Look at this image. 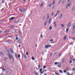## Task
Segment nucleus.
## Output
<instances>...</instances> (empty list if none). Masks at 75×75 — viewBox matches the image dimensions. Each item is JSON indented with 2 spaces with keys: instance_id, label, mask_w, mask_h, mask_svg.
Returning a JSON list of instances; mask_svg holds the SVG:
<instances>
[{
  "instance_id": "f257e3e1",
  "label": "nucleus",
  "mask_w": 75,
  "mask_h": 75,
  "mask_svg": "<svg viewBox=\"0 0 75 75\" xmlns=\"http://www.w3.org/2000/svg\"><path fill=\"white\" fill-rule=\"evenodd\" d=\"M71 3H72V2H71V1L69 2L68 5L67 4L66 5V8H68V6H69V7H70V6H71Z\"/></svg>"
},
{
  "instance_id": "f03ea898",
  "label": "nucleus",
  "mask_w": 75,
  "mask_h": 75,
  "mask_svg": "<svg viewBox=\"0 0 75 75\" xmlns=\"http://www.w3.org/2000/svg\"><path fill=\"white\" fill-rule=\"evenodd\" d=\"M8 55L9 56V58L10 59H11V58L13 57L12 55H11L10 53H8Z\"/></svg>"
},
{
  "instance_id": "7ed1b4c3",
  "label": "nucleus",
  "mask_w": 75,
  "mask_h": 75,
  "mask_svg": "<svg viewBox=\"0 0 75 75\" xmlns=\"http://www.w3.org/2000/svg\"><path fill=\"white\" fill-rule=\"evenodd\" d=\"M71 25V22H69L68 25H67V27H70Z\"/></svg>"
},
{
  "instance_id": "20e7f679",
  "label": "nucleus",
  "mask_w": 75,
  "mask_h": 75,
  "mask_svg": "<svg viewBox=\"0 0 75 75\" xmlns=\"http://www.w3.org/2000/svg\"><path fill=\"white\" fill-rule=\"evenodd\" d=\"M19 20L18 19H16L15 21H14V22L15 23H17L18 22Z\"/></svg>"
},
{
  "instance_id": "39448f33",
  "label": "nucleus",
  "mask_w": 75,
  "mask_h": 75,
  "mask_svg": "<svg viewBox=\"0 0 75 75\" xmlns=\"http://www.w3.org/2000/svg\"><path fill=\"white\" fill-rule=\"evenodd\" d=\"M15 17H12L11 18H9V21H11V20H13V19H14Z\"/></svg>"
},
{
  "instance_id": "423d86ee",
  "label": "nucleus",
  "mask_w": 75,
  "mask_h": 75,
  "mask_svg": "<svg viewBox=\"0 0 75 75\" xmlns=\"http://www.w3.org/2000/svg\"><path fill=\"white\" fill-rule=\"evenodd\" d=\"M18 43V44H21V42H20V39H19L17 41Z\"/></svg>"
},
{
  "instance_id": "0eeeda50",
  "label": "nucleus",
  "mask_w": 75,
  "mask_h": 75,
  "mask_svg": "<svg viewBox=\"0 0 75 75\" xmlns=\"http://www.w3.org/2000/svg\"><path fill=\"white\" fill-rule=\"evenodd\" d=\"M50 18V15H49V14L48 13L47 15V19H48L49 18Z\"/></svg>"
},
{
  "instance_id": "6e6552de",
  "label": "nucleus",
  "mask_w": 75,
  "mask_h": 75,
  "mask_svg": "<svg viewBox=\"0 0 75 75\" xmlns=\"http://www.w3.org/2000/svg\"><path fill=\"white\" fill-rule=\"evenodd\" d=\"M65 58H63L62 61V63H64V62H65Z\"/></svg>"
},
{
  "instance_id": "1a4fd4ad",
  "label": "nucleus",
  "mask_w": 75,
  "mask_h": 75,
  "mask_svg": "<svg viewBox=\"0 0 75 75\" xmlns=\"http://www.w3.org/2000/svg\"><path fill=\"white\" fill-rule=\"evenodd\" d=\"M53 24L54 25V27H56V26H57V24H56V22H55V21H54V22Z\"/></svg>"
},
{
  "instance_id": "9d476101",
  "label": "nucleus",
  "mask_w": 75,
  "mask_h": 75,
  "mask_svg": "<svg viewBox=\"0 0 75 75\" xmlns=\"http://www.w3.org/2000/svg\"><path fill=\"white\" fill-rule=\"evenodd\" d=\"M75 25H73V29H72V31H74V30H75Z\"/></svg>"
},
{
  "instance_id": "9b49d317",
  "label": "nucleus",
  "mask_w": 75,
  "mask_h": 75,
  "mask_svg": "<svg viewBox=\"0 0 75 75\" xmlns=\"http://www.w3.org/2000/svg\"><path fill=\"white\" fill-rule=\"evenodd\" d=\"M43 5H44V3H43V2H42L41 4L40 5V7H42Z\"/></svg>"
},
{
  "instance_id": "f8f14e48",
  "label": "nucleus",
  "mask_w": 75,
  "mask_h": 75,
  "mask_svg": "<svg viewBox=\"0 0 75 75\" xmlns=\"http://www.w3.org/2000/svg\"><path fill=\"white\" fill-rule=\"evenodd\" d=\"M62 15H63L62 14H61L60 16L59 17V19H60V18H62Z\"/></svg>"
},
{
  "instance_id": "ddd939ff",
  "label": "nucleus",
  "mask_w": 75,
  "mask_h": 75,
  "mask_svg": "<svg viewBox=\"0 0 75 75\" xmlns=\"http://www.w3.org/2000/svg\"><path fill=\"white\" fill-rule=\"evenodd\" d=\"M10 51L11 52V53H12V54H13V50H12V49H11V48H10Z\"/></svg>"
},
{
  "instance_id": "4468645a",
  "label": "nucleus",
  "mask_w": 75,
  "mask_h": 75,
  "mask_svg": "<svg viewBox=\"0 0 75 75\" xmlns=\"http://www.w3.org/2000/svg\"><path fill=\"white\" fill-rule=\"evenodd\" d=\"M60 13V11H57V12L56 14H58Z\"/></svg>"
},
{
  "instance_id": "2eb2a0df",
  "label": "nucleus",
  "mask_w": 75,
  "mask_h": 75,
  "mask_svg": "<svg viewBox=\"0 0 75 75\" xmlns=\"http://www.w3.org/2000/svg\"><path fill=\"white\" fill-rule=\"evenodd\" d=\"M61 27H63V28H64V27H65V25H64L61 24Z\"/></svg>"
},
{
  "instance_id": "dca6fc26",
  "label": "nucleus",
  "mask_w": 75,
  "mask_h": 75,
  "mask_svg": "<svg viewBox=\"0 0 75 75\" xmlns=\"http://www.w3.org/2000/svg\"><path fill=\"white\" fill-rule=\"evenodd\" d=\"M45 48L48 49V46L46 45H45Z\"/></svg>"
},
{
  "instance_id": "f3484780",
  "label": "nucleus",
  "mask_w": 75,
  "mask_h": 75,
  "mask_svg": "<svg viewBox=\"0 0 75 75\" xmlns=\"http://www.w3.org/2000/svg\"><path fill=\"white\" fill-rule=\"evenodd\" d=\"M51 18H50L49 20L48 23H50V22H51Z\"/></svg>"
},
{
  "instance_id": "a211bd4d",
  "label": "nucleus",
  "mask_w": 75,
  "mask_h": 75,
  "mask_svg": "<svg viewBox=\"0 0 75 75\" xmlns=\"http://www.w3.org/2000/svg\"><path fill=\"white\" fill-rule=\"evenodd\" d=\"M22 11H26V10H25L24 8H22Z\"/></svg>"
},
{
  "instance_id": "6ab92c4d",
  "label": "nucleus",
  "mask_w": 75,
  "mask_h": 75,
  "mask_svg": "<svg viewBox=\"0 0 75 75\" xmlns=\"http://www.w3.org/2000/svg\"><path fill=\"white\" fill-rule=\"evenodd\" d=\"M57 67H59V68H60L61 67V64H60L59 65L57 66Z\"/></svg>"
},
{
  "instance_id": "aec40b11",
  "label": "nucleus",
  "mask_w": 75,
  "mask_h": 75,
  "mask_svg": "<svg viewBox=\"0 0 75 75\" xmlns=\"http://www.w3.org/2000/svg\"><path fill=\"white\" fill-rule=\"evenodd\" d=\"M9 31L8 30H6V31H4V33H8Z\"/></svg>"
},
{
  "instance_id": "412c9836",
  "label": "nucleus",
  "mask_w": 75,
  "mask_h": 75,
  "mask_svg": "<svg viewBox=\"0 0 75 75\" xmlns=\"http://www.w3.org/2000/svg\"><path fill=\"white\" fill-rule=\"evenodd\" d=\"M19 34H20V35H22V33L20 31H19Z\"/></svg>"
},
{
  "instance_id": "4be33fe9",
  "label": "nucleus",
  "mask_w": 75,
  "mask_h": 75,
  "mask_svg": "<svg viewBox=\"0 0 75 75\" xmlns=\"http://www.w3.org/2000/svg\"><path fill=\"white\" fill-rule=\"evenodd\" d=\"M47 23V21H46L44 23V25H46V24Z\"/></svg>"
},
{
  "instance_id": "5701e85b",
  "label": "nucleus",
  "mask_w": 75,
  "mask_h": 75,
  "mask_svg": "<svg viewBox=\"0 0 75 75\" xmlns=\"http://www.w3.org/2000/svg\"><path fill=\"white\" fill-rule=\"evenodd\" d=\"M69 30V29L68 28H67L66 29V33H68V31Z\"/></svg>"
},
{
  "instance_id": "b1692460",
  "label": "nucleus",
  "mask_w": 75,
  "mask_h": 75,
  "mask_svg": "<svg viewBox=\"0 0 75 75\" xmlns=\"http://www.w3.org/2000/svg\"><path fill=\"white\" fill-rule=\"evenodd\" d=\"M52 27H51V26H50L49 27V30H52Z\"/></svg>"
},
{
  "instance_id": "393cba45",
  "label": "nucleus",
  "mask_w": 75,
  "mask_h": 75,
  "mask_svg": "<svg viewBox=\"0 0 75 75\" xmlns=\"http://www.w3.org/2000/svg\"><path fill=\"white\" fill-rule=\"evenodd\" d=\"M31 58L32 60H34V59H34V57H32Z\"/></svg>"
},
{
  "instance_id": "a878e982",
  "label": "nucleus",
  "mask_w": 75,
  "mask_h": 75,
  "mask_svg": "<svg viewBox=\"0 0 75 75\" xmlns=\"http://www.w3.org/2000/svg\"><path fill=\"white\" fill-rule=\"evenodd\" d=\"M55 1H54V2H53L52 5H54L55 4Z\"/></svg>"
},
{
  "instance_id": "bb28decb",
  "label": "nucleus",
  "mask_w": 75,
  "mask_h": 75,
  "mask_svg": "<svg viewBox=\"0 0 75 75\" xmlns=\"http://www.w3.org/2000/svg\"><path fill=\"white\" fill-rule=\"evenodd\" d=\"M42 71V69L41 68L40 69V70H39V72H41V71Z\"/></svg>"
},
{
  "instance_id": "cd10ccee",
  "label": "nucleus",
  "mask_w": 75,
  "mask_h": 75,
  "mask_svg": "<svg viewBox=\"0 0 75 75\" xmlns=\"http://www.w3.org/2000/svg\"><path fill=\"white\" fill-rule=\"evenodd\" d=\"M19 38L18 37H17L16 38V40H18Z\"/></svg>"
},
{
  "instance_id": "c85d7f7f",
  "label": "nucleus",
  "mask_w": 75,
  "mask_h": 75,
  "mask_svg": "<svg viewBox=\"0 0 75 75\" xmlns=\"http://www.w3.org/2000/svg\"><path fill=\"white\" fill-rule=\"evenodd\" d=\"M73 31V34H74V33H75V30H72Z\"/></svg>"
},
{
  "instance_id": "c756f323",
  "label": "nucleus",
  "mask_w": 75,
  "mask_h": 75,
  "mask_svg": "<svg viewBox=\"0 0 75 75\" xmlns=\"http://www.w3.org/2000/svg\"><path fill=\"white\" fill-rule=\"evenodd\" d=\"M44 71H40V73L41 74H43V73H44Z\"/></svg>"
},
{
  "instance_id": "7c9ffc66",
  "label": "nucleus",
  "mask_w": 75,
  "mask_h": 75,
  "mask_svg": "<svg viewBox=\"0 0 75 75\" xmlns=\"http://www.w3.org/2000/svg\"><path fill=\"white\" fill-rule=\"evenodd\" d=\"M67 38V36H64V40H66V39Z\"/></svg>"
},
{
  "instance_id": "2f4dec72",
  "label": "nucleus",
  "mask_w": 75,
  "mask_h": 75,
  "mask_svg": "<svg viewBox=\"0 0 75 75\" xmlns=\"http://www.w3.org/2000/svg\"><path fill=\"white\" fill-rule=\"evenodd\" d=\"M65 0H63L62 2V3H65Z\"/></svg>"
},
{
  "instance_id": "473e14b6",
  "label": "nucleus",
  "mask_w": 75,
  "mask_h": 75,
  "mask_svg": "<svg viewBox=\"0 0 75 75\" xmlns=\"http://www.w3.org/2000/svg\"><path fill=\"white\" fill-rule=\"evenodd\" d=\"M59 71L60 73H63V72L61 70H59Z\"/></svg>"
},
{
  "instance_id": "72a5a7b5",
  "label": "nucleus",
  "mask_w": 75,
  "mask_h": 75,
  "mask_svg": "<svg viewBox=\"0 0 75 75\" xmlns=\"http://www.w3.org/2000/svg\"><path fill=\"white\" fill-rule=\"evenodd\" d=\"M38 69H40V65L38 64Z\"/></svg>"
},
{
  "instance_id": "f704fd0d",
  "label": "nucleus",
  "mask_w": 75,
  "mask_h": 75,
  "mask_svg": "<svg viewBox=\"0 0 75 75\" xmlns=\"http://www.w3.org/2000/svg\"><path fill=\"white\" fill-rule=\"evenodd\" d=\"M26 54L27 55H28V51H27Z\"/></svg>"
},
{
  "instance_id": "c9c22d12",
  "label": "nucleus",
  "mask_w": 75,
  "mask_h": 75,
  "mask_svg": "<svg viewBox=\"0 0 75 75\" xmlns=\"http://www.w3.org/2000/svg\"><path fill=\"white\" fill-rule=\"evenodd\" d=\"M72 70L73 71H75V68H72Z\"/></svg>"
},
{
  "instance_id": "e433bc0d",
  "label": "nucleus",
  "mask_w": 75,
  "mask_h": 75,
  "mask_svg": "<svg viewBox=\"0 0 75 75\" xmlns=\"http://www.w3.org/2000/svg\"><path fill=\"white\" fill-rule=\"evenodd\" d=\"M19 11H20V12H21V13H22V11L21 10V8H19Z\"/></svg>"
},
{
  "instance_id": "4c0bfd02",
  "label": "nucleus",
  "mask_w": 75,
  "mask_h": 75,
  "mask_svg": "<svg viewBox=\"0 0 75 75\" xmlns=\"http://www.w3.org/2000/svg\"><path fill=\"white\" fill-rule=\"evenodd\" d=\"M15 56L16 57V58H17V54H15Z\"/></svg>"
},
{
  "instance_id": "58836bf2",
  "label": "nucleus",
  "mask_w": 75,
  "mask_h": 75,
  "mask_svg": "<svg viewBox=\"0 0 75 75\" xmlns=\"http://www.w3.org/2000/svg\"><path fill=\"white\" fill-rule=\"evenodd\" d=\"M23 55L24 56V58H26V55L24 54V55Z\"/></svg>"
},
{
  "instance_id": "ea45409f",
  "label": "nucleus",
  "mask_w": 75,
  "mask_h": 75,
  "mask_svg": "<svg viewBox=\"0 0 75 75\" xmlns=\"http://www.w3.org/2000/svg\"><path fill=\"white\" fill-rule=\"evenodd\" d=\"M43 67L44 68H46L47 67H46V66H44Z\"/></svg>"
},
{
  "instance_id": "a19ab883",
  "label": "nucleus",
  "mask_w": 75,
  "mask_h": 75,
  "mask_svg": "<svg viewBox=\"0 0 75 75\" xmlns=\"http://www.w3.org/2000/svg\"><path fill=\"white\" fill-rule=\"evenodd\" d=\"M70 64H71L72 63V60H70Z\"/></svg>"
},
{
  "instance_id": "79ce46f5",
  "label": "nucleus",
  "mask_w": 75,
  "mask_h": 75,
  "mask_svg": "<svg viewBox=\"0 0 75 75\" xmlns=\"http://www.w3.org/2000/svg\"><path fill=\"white\" fill-rule=\"evenodd\" d=\"M52 41H53V39H51L49 40V41H51V42H52Z\"/></svg>"
},
{
  "instance_id": "37998d69",
  "label": "nucleus",
  "mask_w": 75,
  "mask_h": 75,
  "mask_svg": "<svg viewBox=\"0 0 75 75\" xmlns=\"http://www.w3.org/2000/svg\"><path fill=\"white\" fill-rule=\"evenodd\" d=\"M35 73V75H38V74H37V72H35L34 73Z\"/></svg>"
},
{
  "instance_id": "c03bdc74",
  "label": "nucleus",
  "mask_w": 75,
  "mask_h": 75,
  "mask_svg": "<svg viewBox=\"0 0 75 75\" xmlns=\"http://www.w3.org/2000/svg\"><path fill=\"white\" fill-rule=\"evenodd\" d=\"M54 64H55V65H58V64H57V62H54Z\"/></svg>"
},
{
  "instance_id": "a18cd8bd",
  "label": "nucleus",
  "mask_w": 75,
  "mask_h": 75,
  "mask_svg": "<svg viewBox=\"0 0 75 75\" xmlns=\"http://www.w3.org/2000/svg\"><path fill=\"white\" fill-rule=\"evenodd\" d=\"M61 1L60 0V1H59V2H58V4H59L60 3H61Z\"/></svg>"
},
{
  "instance_id": "49530a36",
  "label": "nucleus",
  "mask_w": 75,
  "mask_h": 75,
  "mask_svg": "<svg viewBox=\"0 0 75 75\" xmlns=\"http://www.w3.org/2000/svg\"><path fill=\"white\" fill-rule=\"evenodd\" d=\"M18 58L20 57V54H19L18 55Z\"/></svg>"
},
{
  "instance_id": "de8ad7c7",
  "label": "nucleus",
  "mask_w": 75,
  "mask_h": 75,
  "mask_svg": "<svg viewBox=\"0 0 75 75\" xmlns=\"http://www.w3.org/2000/svg\"><path fill=\"white\" fill-rule=\"evenodd\" d=\"M52 53H51L50 54V57H51V56H52Z\"/></svg>"
},
{
  "instance_id": "09e8293b",
  "label": "nucleus",
  "mask_w": 75,
  "mask_h": 75,
  "mask_svg": "<svg viewBox=\"0 0 75 75\" xmlns=\"http://www.w3.org/2000/svg\"><path fill=\"white\" fill-rule=\"evenodd\" d=\"M63 71L64 73H66V72H67V71L65 70H64Z\"/></svg>"
},
{
  "instance_id": "8fccbe9b",
  "label": "nucleus",
  "mask_w": 75,
  "mask_h": 75,
  "mask_svg": "<svg viewBox=\"0 0 75 75\" xmlns=\"http://www.w3.org/2000/svg\"><path fill=\"white\" fill-rule=\"evenodd\" d=\"M14 27V26H10L9 27V28H11L12 27Z\"/></svg>"
},
{
  "instance_id": "3c124183",
  "label": "nucleus",
  "mask_w": 75,
  "mask_h": 75,
  "mask_svg": "<svg viewBox=\"0 0 75 75\" xmlns=\"http://www.w3.org/2000/svg\"><path fill=\"white\" fill-rule=\"evenodd\" d=\"M0 54H1L2 55H3V52H0Z\"/></svg>"
},
{
  "instance_id": "603ef678",
  "label": "nucleus",
  "mask_w": 75,
  "mask_h": 75,
  "mask_svg": "<svg viewBox=\"0 0 75 75\" xmlns=\"http://www.w3.org/2000/svg\"><path fill=\"white\" fill-rule=\"evenodd\" d=\"M57 15H58V14H57V13H56V14L54 16V17H57Z\"/></svg>"
},
{
  "instance_id": "864d4df0",
  "label": "nucleus",
  "mask_w": 75,
  "mask_h": 75,
  "mask_svg": "<svg viewBox=\"0 0 75 75\" xmlns=\"http://www.w3.org/2000/svg\"><path fill=\"white\" fill-rule=\"evenodd\" d=\"M48 46V47H51V45H49Z\"/></svg>"
},
{
  "instance_id": "5fc2aeb1",
  "label": "nucleus",
  "mask_w": 75,
  "mask_h": 75,
  "mask_svg": "<svg viewBox=\"0 0 75 75\" xmlns=\"http://www.w3.org/2000/svg\"><path fill=\"white\" fill-rule=\"evenodd\" d=\"M55 74H56V75H59V74H58L57 73L55 72Z\"/></svg>"
},
{
  "instance_id": "6e6d98bb",
  "label": "nucleus",
  "mask_w": 75,
  "mask_h": 75,
  "mask_svg": "<svg viewBox=\"0 0 75 75\" xmlns=\"http://www.w3.org/2000/svg\"><path fill=\"white\" fill-rule=\"evenodd\" d=\"M51 4H50L49 5V6L50 7H51Z\"/></svg>"
},
{
  "instance_id": "4d7b16f0",
  "label": "nucleus",
  "mask_w": 75,
  "mask_h": 75,
  "mask_svg": "<svg viewBox=\"0 0 75 75\" xmlns=\"http://www.w3.org/2000/svg\"><path fill=\"white\" fill-rule=\"evenodd\" d=\"M2 71H6V69H3Z\"/></svg>"
},
{
  "instance_id": "13d9d810",
  "label": "nucleus",
  "mask_w": 75,
  "mask_h": 75,
  "mask_svg": "<svg viewBox=\"0 0 75 75\" xmlns=\"http://www.w3.org/2000/svg\"><path fill=\"white\" fill-rule=\"evenodd\" d=\"M53 14H54V13H52L51 14V16H53Z\"/></svg>"
},
{
  "instance_id": "bf43d9fd",
  "label": "nucleus",
  "mask_w": 75,
  "mask_h": 75,
  "mask_svg": "<svg viewBox=\"0 0 75 75\" xmlns=\"http://www.w3.org/2000/svg\"><path fill=\"white\" fill-rule=\"evenodd\" d=\"M4 75V74H3V73H2L1 74H0V75Z\"/></svg>"
},
{
  "instance_id": "052dcab7",
  "label": "nucleus",
  "mask_w": 75,
  "mask_h": 75,
  "mask_svg": "<svg viewBox=\"0 0 75 75\" xmlns=\"http://www.w3.org/2000/svg\"><path fill=\"white\" fill-rule=\"evenodd\" d=\"M4 59H8V58L7 57H4Z\"/></svg>"
},
{
  "instance_id": "680f3d73",
  "label": "nucleus",
  "mask_w": 75,
  "mask_h": 75,
  "mask_svg": "<svg viewBox=\"0 0 75 75\" xmlns=\"http://www.w3.org/2000/svg\"><path fill=\"white\" fill-rule=\"evenodd\" d=\"M4 3V1L3 0L1 2V3Z\"/></svg>"
},
{
  "instance_id": "e2e57ef3",
  "label": "nucleus",
  "mask_w": 75,
  "mask_h": 75,
  "mask_svg": "<svg viewBox=\"0 0 75 75\" xmlns=\"http://www.w3.org/2000/svg\"><path fill=\"white\" fill-rule=\"evenodd\" d=\"M54 6H53L52 7V9H53V8H54Z\"/></svg>"
},
{
  "instance_id": "0e129e2a",
  "label": "nucleus",
  "mask_w": 75,
  "mask_h": 75,
  "mask_svg": "<svg viewBox=\"0 0 75 75\" xmlns=\"http://www.w3.org/2000/svg\"><path fill=\"white\" fill-rule=\"evenodd\" d=\"M66 70L67 71L68 70V67H67V68H66Z\"/></svg>"
},
{
  "instance_id": "69168bd1",
  "label": "nucleus",
  "mask_w": 75,
  "mask_h": 75,
  "mask_svg": "<svg viewBox=\"0 0 75 75\" xmlns=\"http://www.w3.org/2000/svg\"><path fill=\"white\" fill-rule=\"evenodd\" d=\"M74 10V7H73L72 8V10Z\"/></svg>"
},
{
  "instance_id": "338daca9",
  "label": "nucleus",
  "mask_w": 75,
  "mask_h": 75,
  "mask_svg": "<svg viewBox=\"0 0 75 75\" xmlns=\"http://www.w3.org/2000/svg\"><path fill=\"white\" fill-rule=\"evenodd\" d=\"M1 67L2 68H4V66H2Z\"/></svg>"
},
{
  "instance_id": "774afa93",
  "label": "nucleus",
  "mask_w": 75,
  "mask_h": 75,
  "mask_svg": "<svg viewBox=\"0 0 75 75\" xmlns=\"http://www.w3.org/2000/svg\"><path fill=\"white\" fill-rule=\"evenodd\" d=\"M72 40H75V38H73L72 39Z\"/></svg>"
}]
</instances>
